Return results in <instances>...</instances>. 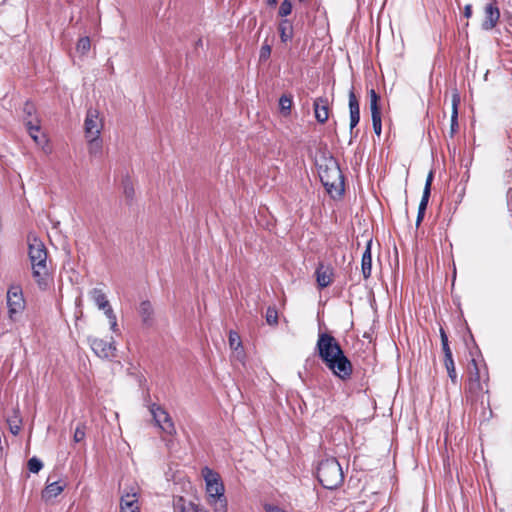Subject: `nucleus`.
Here are the masks:
<instances>
[{
  "mask_svg": "<svg viewBox=\"0 0 512 512\" xmlns=\"http://www.w3.org/2000/svg\"><path fill=\"white\" fill-rule=\"evenodd\" d=\"M316 120L324 124L329 118V100L327 97H317L313 101Z\"/></svg>",
  "mask_w": 512,
  "mask_h": 512,
  "instance_id": "nucleus-14",
  "label": "nucleus"
},
{
  "mask_svg": "<svg viewBox=\"0 0 512 512\" xmlns=\"http://www.w3.org/2000/svg\"><path fill=\"white\" fill-rule=\"evenodd\" d=\"M461 102L460 93L457 88L452 89L451 91V104H452V111H451V119H450V131L449 136L452 138L456 134L459 128L458 123V108Z\"/></svg>",
  "mask_w": 512,
  "mask_h": 512,
  "instance_id": "nucleus-12",
  "label": "nucleus"
},
{
  "mask_svg": "<svg viewBox=\"0 0 512 512\" xmlns=\"http://www.w3.org/2000/svg\"><path fill=\"white\" fill-rule=\"evenodd\" d=\"M463 14H464L465 18H470L472 16V5L471 4L465 5Z\"/></svg>",
  "mask_w": 512,
  "mask_h": 512,
  "instance_id": "nucleus-45",
  "label": "nucleus"
},
{
  "mask_svg": "<svg viewBox=\"0 0 512 512\" xmlns=\"http://www.w3.org/2000/svg\"><path fill=\"white\" fill-rule=\"evenodd\" d=\"M349 113H350V135L351 138L357 136V132L354 134V128L358 125L360 121V104L354 93V90L351 89L349 92ZM352 139H350L351 141Z\"/></svg>",
  "mask_w": 512,
  "mask_h": 512,
  "instance_id": "nucleus-10",
  "label": "nucleus"
},
{
  "mask_svg": "<svg viewBox=\"0 0 512 512\" xmlns=\"http://www.w3.org/2000/svg\"><path fill=\"white\" fill-rule=\"evenodd\" d=\"M263 508H264L265 512H288L285 509H283L277 505L269 504V503L264 504Z\"/></svg>",
  "mask_w": 512,
  "mask_h": 512,
  "instance_id": "nucleus-42",
  "label": "nucleus"
},
{
  "mask_svg": "<svg viewBox=\"0 0 512 512\" xmlns=\"http://www.w3.org/2000/svg\"><path fill=\"white\" fill-rule=\"evenodd\" d=\"M153 307L150 301H142L139 305V314L142 322L146 326H151L153 323Z\"/></svg>",
  "mask_w": 512,
  "mask_h": 512,
  "instance_id": "nucleus-19",
  "label": "nucleus"
},
{
  "mask_svg": "<svg viewBox=\"0 0 512 512\" xmlns=\"http://www.w3.org/2000/svg\"><path fill=\"white\" fill-rule=\"evenodd\" d=\"M315 352L332 374L342 381L351 378L353 366L337 339L328 332H320Z\"/></svg>",
  "mask_w": 512,
  "mask_h": 512,
  "instance_id": "nucleus-1",
  "label": "nucleus"
},
{
  "mask_svg": "<svg viewBox=\"0 0 512 512\" xmlns=\"http://www.w3.org/2000/svg\"><path fill=\"white\" fill-rule=\"evenodd\" d=\"M91 48V41L88 36L79 38L77 44H76V50L77 52L81 53L82 55H85Z\"/></svg>",
  "mask_w": 512,
  "mask_h": 512,
  "instance_id": "nucleus-31",
  "label": "nucleus"
},
{
  "mask_svg": "<svg viewBox=\"0 0 512 512\" xmlns=\"http://www.w3.org/2000/svg\"><path fill=\"white\" fill-rule=\"evenodd\" d=\"M444 365L446 367L448 377L450 378L451 382L453 384H457L458 378H457V373H456L453 357L444 359Z\"/></svg>",
  "mask_w": 512,
  "mask_h": 512,
  "instance_id": "nucleus-28",
  "label": "nucleus"
},
{
  "mask_svg": "<svg viewBox=\"0 0 512 512\" xmlns=\"http://www.w3.org/2000/svg\"><path fill=\"white\" fill-rule=\"evenodd\" d=\"M28 255L32 266V274L42 290L48 286L47 250L44 243L36 238H28Z\"/></svg>",
  "mask_w": 512,
  "mask_h": 512,
  "instance_id": "nucleus-2",
  "label": "nucleus"
},
{
  "mask_svg": "<svg viewBox=\"0 0 512 512\" xmlns=\"http://www.w3.org/2000/svg\"><path fill=\"white\" fill-rule=\"evenodd\" d=\"M372 239L367 241L365 250L361 258V272L364 279H368L372 272V253H371Z\"/></svg>",
  "mask_w": 512,
  "mask_h": 512,
  "instance_id": "nucleus-16",
  "label": "nucleus"
},
{
  "mask_svg": "<svg viewBox=\"0 0 512 512\" xmlns=\"http://www.w3.org/2000/svg\"><path fill=\"white\" fill-rule=\"evenodd\" d=\"M280 39L283 43H287L293 38V25L288 19H282L278 25Z\"/></svg>",
  "mask_w": 512,
  "mask_h": 512,
  "instance_id": "nucleus-21",
  "label": "nucleus"
},
{
  "mask_svg": "<svg viewBox=\"0 0 512 512\" xmlns=\"http://www.w3.org/2000/svg\"><path fill=\"white\" fill-rule=\"evenodd\" d=\"M28 470L31 473H38L43 468V462L36 456L31 457L27 462Z\"/></svg>",
  "mask_w": 512,
  "mask_h": 512,
  "instance_id": "nucleus-32",
  "label": "nucleus"
},
{
  "mask_svg": "<svg viewBox=\"0 0 512 512\" xmlns=\"http://www.w3.org/2000/svg\"><path fill=\"white\" fill-rule=\"evenodd\" d=\"M266 3L268 6H275L277 4V0H267Z\"/></svg>",
  "mask_w": 512,
  "mask_h": 512,
  "instance_id": "nucleus-47",
  "label": "nucleus"
},
{
  "mask_svg": "<svg viewBox=\"0 0 512 512\" xmlns=\"http://www.w3.org/2000/svg\"><path fill=\"white\" fill-rule=\"evenodd\" d=\"M471 364L473 365L474 371L471 375V381L474 382L477 386H480V372L477 366V362L475 359L471 360Z\"/></svg>",
  "mask_w": 512,
  "mask_h": 512,
  "instance_id": "nucleus-40",
  "label": "nucleus"
},
{
  "mask_svg": "<svg viewBox=\"0 0 512 512\" xmlns=\"http://www.w3.org/2000/svg\"><path fill=\"white\" fill-rule=\"evenodd\" d=\"M317 479L323 488L328 490L336 489L342 484L343 470L335 457H328L320 461L317 467Z\"/></svg>",
  "mask_w": 512,
  "mask_h": 512,
  "instance_id": "nucleus-5",
  "label": "nucleus"
},
{
  "mask_svg": "<svg viewBox=\"0 0 512 512\" xmlns=\"http://www.w3.org/2000/svg\"><path fill=\"white\" fill-rule=\"evenodd\" d=\"M371 119H372V127H373V131L374 133L380 137L381 136V133H382V118H381V113H374V114H371Z\"/></svg>",
  "mask_w": 512,
  "mask_h": 512,
  "instance_id": "nucleus-33",
  "label": "nucleus"
},
{
  "mask_svg": "<svg viewBox=\"0 0 512 512\" xmlns=\"http://www.w3.org/2000/svg\"><path fill=\"white\" fill-rule=\"evenodd\" d=\"M439 334H440V339H441V345L442 344H448L449 343L448 336H447L445 330L442 327L439 330Z\"/></svg>",
  "mask_w": 512,
  "mask_h": 512,
  "instance_id": "nucleus-44",
  "label": "nucleus"
},
{
  "mask_svg": "<svg viewBox=\"0 0 512 512\" xmlns=\"http://www.w3.org/2000/svg\"><path fill=\"white\" fill-rule=\"evenodd\" d=\"M122 184H123V192H124L126 199L129 202H132L134 199V195H135V191H134L132 182L130 181V179L128 177H126L125 179H123Z\"/></svg>",
  "mask_w": 512,
  "mask_h": 512,
  "instance_id": "nucleus-30",
  "label": "nucleus"
},
{
  "mask_svg": "<svg viewBox=\"0 0 512 512\" xmlns=\"http://www.w3.org/2000/svg\"><path fill=\"white\" fill-rule=\"evenodd\" d=\"M429 198L427 197H421L419 206H418V212H417V218H416V227H419L421 222L424 219L425 212L428 206Z\"/></svg>",
  "mask_w": 512,
  "mask_h": 512,
  "instance_id": "nucleus-29",
  "label": "nucleus"
},
{
  "mask_svg": "<svg viewBox=\"0 0 512 512\" xmlns=\"http://www.w3.org/2000/svg\"><path fill=\"white\" fill-rule=\"evenodd\" d=\"M105 316L107 317V319L109 320V324H110V329L111 331H113L114 333H116L118 331V328H117V317L113 311V308L111 307L110 303L108 304V307H105L104 309H101Z\"/></svg>",
  "mask_w": 512,
  "mask_h": 512,
  "instance_id": "nucleus-27",
  "label": "nucleus"
},
{
  "mask_svg": "<svg viewBox=\"0 0 512 512\" xmlns=\"http://www.w3.org/2000/svg\"><path fill=\"white\" fill-rule=\"evenodd\" d=\"M266 321L270 325H275L278 323V313L275 308L269 307L266 311Z\"/></svg>",
  "mask_w": 512,
  "mask_h": 512,
  "instance_id": "nucleus-38",
  "label": "nucleus"
},
{
  "mask_svg": "<svg viewBox=\"0 0 512 512\" xmlns=\"http://www.w3.org/2000/svg\"><path fill=\"white\" fill-rule=\"evenodd\" d=\"M292 103L293 100L291 95L283 94L280 96L279 107L283 116H289L291 114Z\"/></svg>",
  "mask_w": 512,
  "mask_h": 512,
  "instance_id": "nucleus-25",
  "label": "nucleus"
},
{
  "mask_svg": "<svg viewBox=\"0 0 512 512\" xmlns=\"http://www.w3.org/2000/svg\"><path fill=\"white\" fill-rule=\"evenodd\" d=\"M202 473L206 483L209 505L213 507L214 512H227L225 488L219 474L208 467H205Z\"/></svg>",
  "mask_w": 512,
  "mask_h": 512,
  "instance_id": "nucleus-3",
  "label": "nucleus"
},
{
  "mask_svg": "<svg viewBox=\"0 0 512 512\" xmlns=\"http://www.w3.org/2000/svg\"><path fill=\"white\" fill-rule=\"evenodd\" d=\"M9 430L13 435H18L21 430L22 419L18 409H13V414L7 418Z\"/></svg>",
  "mask_w": 512,
  "mask_h": 512,
  "instance_id": "nucleus-23",
  "label": "nucleus"
},
{
  "mask_svg": "<svg viewBox=\"0 0 512 512\" xmlns=\"http://www.w3.org/2000/svg\"><path fill=\"white\" fill-rule=\"evenodd\" d=\"M315 276L319 288L323 289L331 284L333 272L330 267H325L323 263H319L315 270Z\"/></svg>",
  "mask_w": 512,
  "mask_h": 512,
  "instance_id": "nucleus-15",
  "label": "nucleus"
},
{
  "mask_svg": "<svg viewBox=\"0 0 512 512\" xmlns=\"http://www.w3.org/2000/svg\"><path fill=\"white\" fill-rule=\"evenodd\" d=\"M318 174L322 185L328 193L338 191L339 194H343L344 176L339 163L333 156L325 158L324 164L319 165Z\"/></svg>",
  "mask_w": 512,
  "mask_h": 512,
  "instance_id": "nucleus-4",
  "label": "nucleus"
},
{
  "mask_svg": "<svg viewBox=\"0 0 512 512\" xmlns=\"http://www.w3.org/2000/svg\"><path fill=\"white\" fill-rule=\"evenodd\" d=\"M65 488L64 484H61L59 481H54L48 484L42 492V498L45 501L51 500L57 497Z\"/></svg>",
  "mask_w": 512,
  "mask_h": 512,
  "instance_id": "nucleus-20",
  "label": "nucleus"
},
{
  "mask_svg": "<svg viewBox=\"0 0 512 512\" xmlns=\"http://www.w3.org/2000/svg\"><path fill=\"white\" fill-rule=\"evenodd\" d=\"M292 12V2L291 0H283L280 4L278 15L281 17H286L290 15Z\"/></svg>",
  "mask_w": 512,
  "mask_h": 512,
  "instance_id": "nucleus-35",
  "label": "nucleus"
},
{
  "mask_svg": "<svg viewBox=\"0 0 512 512\" xmlns=\"http://www.w3.org/2000/svg\"><path fill=\"white\" fill-rule=\"evenodd\" d=\"M150 413L155 424L165 433L174 435L176 433L174 422L169 413L156 403L151 404Z\"/></svg>",
  "mask_w": 512,
  "mask_h": 512,
  "instance_id": "nucleus-7",
  "label": "nucleus"
},
{
  "mask_svg": "<svg viewBox=\"0 0 512 512\" xmlns=\"http://www.w3.org/2000/svg\"><path fill=\"white\" fill-rule=\"evenodd\" d=\"M99 116L100 113L96 108L90 107L87 109L84 120L86 138H90V136H100L103 123Z\"/></svg>",
  "mask_w": 512,
  "mask_h": 512,
  "instance_id": "nucleus-9",
  "label": "nucleus"
},
{
  "mask_svg": "<svg viewBox=\"0 0 512 512\" xmlns=\"http://www.w3.org/2000/svg\"><path fill=\"white\" fill-rule=\"evenodd\" d=\"M500 18V10L496 3H489L485 7V19L482 22L481 28L484 31L492 30L498 23Z\"/></svg>",
  "mask_w": 512,
  "mask_h": 512,
  "instance_id": "nucleus-13",
  "label": "nucleus"
},
{
  "mask_svg": "<svg viewBox=\"0 0 512 512\" xmlns=\"http://www.w3.org/2000/svg\"><path fill=\"white\" fill-rule=\"evenodd\" d=\"M24 124L34 142L37 145L44 147L47 144L48 140L46 138V135L40 132L41 125L39 118L35 117L34 119H25Z\"/></svg>",
  "mask_w": 512,
  "mask_h": 512,
  "instance_id": "nucleus-11",
  "label": "nucleus"
},
{
  "mask_svg": "<svg viewBox=\"0 0 512 512\" xmlns=\"http://www.w3.org/2000/svg\"><path fill=\"white\" fill-rule=\"evenodd\" d=\"M441 346H442V350H443V353H444V359H448V358L453 357L452 351H451L450 346H449V343L448 344H442Z\"/></svg>",
  "mask_w": 512,
  "mask_h": 512,
  "instance_id": "nucleus-43",
  "label": "nucleus"
},
{
  "mask_svg": "<svg viewBox=\"0 0 512 512\" xmlns=\"http://www.w3.org/2000/svg\"><path fill=\"white\" fill-rule=\"evenodd\" d=\"M229 345L233 350H238L240 347H242L240 336L237 332L232 330L229 332Z\"/></svg>",
  "mask_w": 512,
  "mask_h": 512,
  "instance_id": "nucleus-34",
  "label": "nucleus"
},
{
  "mask_svg": "<svg viewBox=\"0 0 512 512\" xmlns=\"http://www.w3.org/2000/svg\"><path fill=\"white\" fill-rule=\"evenodd\" d=\"M175 512H208L203 507L195 504L191 501L186 500L184 497H178L174 501Z\"/></svg>",
  "mask_w": 512,
  "mask_h": 512,
  "instance_id": "nucleus-17",
  "label": "nucleus"
},
{
  "mask_svg": "<svg viewBox=\"0 0 512 512\" xmlns=\"http://www.w3.org/2000/svg\"><path fill=\"white\" fill-rule=\"evenodd\" d=\"M88 343L92 351L101 359H111L115 357L116 346L113 338L106 341L99 338L88 337Z\"/></svg>",
  "mask_w": 512,
  "mask_h": 512,
  "instance_id": "nucleus-8",
  "label": "nucleus"
},
{
  "mask_svg": "<svg viewBox=\"0 0 512 512\" xmlns=\"http://www.w3.org/2000/svg\"><path fill=\"white\" fill-rule=\"evenodd\" d=\"M88 139V151L91 156H98L102 153V139L100 136H90Z\"/></svg>",
  "mask_w": 512,
  "mask_h": 512,
  "instance_id": "nucleus-24",
  "label": "nucleus"
},
{
  "mask_svg": "<svg viewBox=\"0 0 512 512\" xmlns=\"http://www.w3.org/2000/svg\"><path fill=\"white\" fill-rule=\"evenodd\" d=\"M6 304L8 308V318L11 322H17L23 314L26 301L20 285L12 284L6 295Z\"/></svg>",
  "mask_w": 512,
  "mask_h": 512,
  "instance_id": "nucleus-6",
  "label": "nucleus"
},
{
  "mask_svg": "<svg viewBox=\"0 0 512 512\" xmlns=\"http://www.w3.org/2000/svg\"><path fill=\"white\" fill-rule=\"evenodd\" d=\"M271 50H272L271 45L268 44L267 42H264L263 45L261 46V49L259 52V61L260 62L267 61L270 58Z\"/></svg>",
  "mask_w": 512,
  "mask_h": 512,
  "instance_id": "nucleus-36",
  "label": "nucleus"
},
{
  "mask_svg": "<svg viewBox=\"0 0 512 512\" xmlns=\"http://www.w3.org/2000/svg\"><path fill=\"white\" fill-rule=\"evenodd\" d=\"M433 178H434L433 171H430L428 173L426 181H425V186H424L423 194H422L423 197L430 198V195H431V185H432Z\"/></svg>",
  "mask_w": 512,
  "mask_h": 512,
  "instance_id": "nucleus-37",
  "label": "nucleus"
},
{
  "mask_svg": "<svg viewBox=\"0 0 512 512\" xmlns=\"http://www.w3.org/2000/svg\"><path fill=\"white\" fill-rule=\"evenodd\" d=\"M369 98H370V110L371 114L374 113H381V107H380V95L375 91V89H370L368 92Z\"/></svg>",
  "mask_w": 512,
  "mask_h": 512,
  "instance_id": "nucleus-26",
  "label": "nucleus"
},
{
  "mask_svg": "<svg viewBox=\"0 0 512 512\" xmlns=\"http://www.w3.org/2000/svg\"><path fill=\"white\" fill-rule=\"evenodd\" d=\"M85 425H78L75 429L73 440L76 443H79L84 440L85 438Z\"/></svg>",
  "mask_w": 512,
  "mask_h": 512,
  "instance_id": "nucleus-39",
  "label": "nucleus"
},
{
  "mask_svg": "<svg viewBox=\"0 0 512 512\" xmlns=\"http://www.w3.org/2000/svg\"><path fill=\"white\" fill-rule=\"evenodd\" d=\"M90 297L99 310L108 307L109 301L101 289L93 288L90 291Z\"/></svg>",
  "mask_w": 512,
  "mask_h": 512,
  "instance_id": "nucleus-22",
  "label": "nucleus"
},
{
  "mask_svg": "<svg viewBox=\"0 0 512 512\" xmlns=\"http://www.w3.org/2000/svg\"><path fill=\"white\" fill-rule=\"evenodd\" d=\"M471 164H472V157H470V158L466 161V163H465V164H463V165H464V167H465L467 170H469V167L471 166Z\"/></svg>",
  "mask_w": 512,
  "mask_h": 512,
  "instance_id": "nucleus-46",
  "label": "nucleus"
},
{
  "mask_svg": "<svg viewBox=\"0 0 512 512\" xmlns=\"http://www.w3.org/2000/svg\"><path fill=\"white\" fill-rule=\"evenodd\" d=\"M23 111L26 114L24 120L25 119H34L35 117H37L34 114V112H35L34 106L32 104H30L29 102L25 103Z\"/></svg>",
  "mask_w": 512,
  "mask_h": 512,
  "instance_id": "nucleus-41",
  "label": "nucleus"
},
{
  "mask_svg": "<svg viewBox=\"0 0 512 512\" xmlns=\"http://www.w3.org/2000/svg\"><path fill=\"white\" fill-rule=\"evenodd\" d=\"M120 512H140L136 493H127L121 497Z\"/></svg>",
  "mask_w": 512,
  "mask_h": 512,
  "instance_id": "nucleus-18",
  "label": "nucleus"
}]
</instances>
